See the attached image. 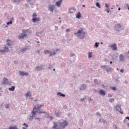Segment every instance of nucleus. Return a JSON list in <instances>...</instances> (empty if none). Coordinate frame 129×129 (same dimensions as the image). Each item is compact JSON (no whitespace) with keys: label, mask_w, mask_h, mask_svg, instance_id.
Masks as SVG:
<instances>
[{"label":"nucleus","mask_w":129,"mask_h":129,"mask_svg":"<svg viewBox=\"0 0 129 129\" xmlns=\"http://www.w3.org/2000/svg\"><path fill=\"white\" fill-rule=\"evenodd\" d=\"M26 50H27V48H24V49L21 50V52L22 53H24V52H25V51H26Z\"/></svg>","instance_id":"nucleus-29"},{"label":"nucleus","mask_w":129,"mask_h":129,"mask_svg":"<svg viewBox=\"0 0 129 129\" xmlns=\"http://www.w3.org/2000/svg\"><path fill=\"white\" fill-rule=\"evenodd\" d=\"M9 90H10V91H14L15 90V87L14 86H12L11 88L9 89Z\"/></svg>","instance_id":"nucleus-18"},{"label":"nucleus","mask_w":129,"mask_h":129,"mask_svg":"<svg viewBox=\"0 0 129 129\" xmlns=\"http://www.w3.org/2000/svg\"><path fill=\"white\" fill-rule=\"evenodd\" d=\"M76 18H77V19H80V18H81V14H80V12H78L77 13Z\"/></svg>","instance_id":"nucleus-16"},{"label":"nucleus","mask_w":129,"mask_h":129,"mask_svg":"<svg viewBox=\"0 0 129 129\" xmlns=\"http://www.w3.org/2000/svg\"><path fill=\"white\" fill-rule=\"evenodd\" d=\"M88 56H89V58H91V57H92V53L89 52L88 54Z\"/></svg>","instance_id":"nucleus-25"},{"label":"nucleus","mask_w":129,"mask_h":129,"mask_svg":"<svg viewBox=\"0 0 129 129\" xmlns=\"http://www.w3.org/2000/svg\"><path fill=\"white\" fill-rule=\"evenodd\" d=\"M26 97H28V96H29V97H31V93L30 92V91H28V92H27V93L26 94Z\"/></svg>","instance_id":"nucleus-19"},{"label":"nucleus","mask_w":129,"mask_h":129,"mask_svg":"<svg viewBox=\"0 0 129 129\" xmlns=\"http://www.w3.org/2000/svg\"><path fill=\"white\" fill-rule=\"evenodd\" d=\"M118 11H120V8H119L118 9Z\"/></svg>","instance_id":"nucleus-54"},{"label":"nucleus","mask_w":129,"mask_h":129,"mask_svg":"<svg viewBox=\"0 0 129 129\" xmlns=\"http://www.w3.org/2000/svg\"><path fill=\"white\" fill-rule=\"evenodd\" d=\"M85 99H81V101L82 102Z\"/></svg>","instance_id":"nucleus-46"},{"label":"nucleus","mask_w":129,"mask_h":129,"mask_svg":"<svg viewBox=\"0 0 129 129\" xmlns=\"http://www.w3.org/2000/svg\"><path fill=\"white\" fill-rule=\"evenodd\" d=\"M36 119H38L39 121H40V118H36Z\"/></svg>","instance_id":"nucleus-53"},{"label":"nucleus","mask_w":129,"mask_h":129,"mask_svg":"<svg viewBox=\"0 0 129 129\" xmlns=\"http://www.w3.org/2000/svg\"><path fill=\"white\" fill-rule=\"evenodd\" d=\"M59 20H60V19H61V18H59Z\"/></svg>","instance_id":"nucleus-64"},{"label":"nucleus","mask_w":129,"mask_h":129,"mask_svg":"<svg viewBox=\"0 0 129 129\" xmlns=\"http://www.w3.org/2000/svg\"><path fill=\"white\" fill-rule=\"evenodd\" d=\"M57 95H59V96H62V97H65V95L61 93L60 92L57 93Z\"/></svg>","instance_id":"nucleus-20"},{"label":"nucleus","mask_w":129,"mask_h":129,"mask_svg":"<svg viewBox=\"0 0 129 129\" xmlns=\"http://www.w3.org/2000/svg\"><path fill=\"white\" fill-rule=\"evenodd\" d=\"M23 125H24L25 127H26V128H28V127H29V125L25 123L23 124Z\"/></svg>","instance_id":"nucleus-27"},{"label":"nucleus","mask_w":129,"mask_h":129,"mask_svg":"<svg viewBox=\"0 0 129 129\" xmlns=\"http://www.w3.org/2000/svg\"><path fill=\"white\" fill-rule=\"evenodd\" d=\"M110 47L114 50L115 51L117 50V46H116V44H114L112 45H110Z\"/></svg>","instance_id":"nucleus-7"},{"label":"nucleus","mask_w":129,"mask_h":129,"mask_svg":"<svg viewBox=\"0 0 129 129\" xmlns=\"http://www.w3.org/2000/svg\"><path fill=\"white\" fill-rule=\"evenodd\" d=\"M9 107V105H8L7 106H6V108H8Z\"/></svg>","instance_id":"nucleus-58"},{"label":"nucleus","mask_w":129,"mask_h":129,"mask_svg":"<svg viewBox=\"0 0 129 129\" xmlns=\"http://www.w3.org/2000/svg\"><path fill=\"white\" fill-rule=\"evenodd\" d=\"M53 71H55V69H53Z\"/></svg>","instance_id":"nucleus-61"},{"label":"nucleus","mask_w":129,"mask_h":129,"mask_svg":"<svg viewBox=\"0 0 129 129\" xmlns=\"http://www.w3.org/2000/svg\"><path fill=\"white\" fill-rule=\"evenodd\" d=\"M25 37H27V34H23L22 33L20 36H18V39L19 40H22V39H25Z\"/></svg>","instance_id":"nucleus-6"},{"label":"nucleus","mask_w":129,"mask_h":129,"mask_svg":"<svg viewBox=\"0 0 129 129\" xmlns=\"http://www.w3.org/2000/svg\"><path fill=\"white\" fill-rule=\"evenodd\" d=\"M80 89V90H85V89H86V85H82Z\"/></svg>","instance_id":"nucleus-11"},{"label":"nucleus","mask_w":129,"mask_h":129,"mask_svg":"<svg viewBox=\"0 0 129 129\" xmlns=\"http://www.w3.org/2000/svg\"><path fill=\"white\" fill-rule=\"evenodd\" d=\"M105 66H102L101 67V68H105Z\"/></svg>","instance_id":"nucleus-42"},{"label":"nucleus","mask_w":129,"mask_h":129,"mask_svg":"<svg viewBox=\"0 0 129 129\" xmlns=\"http://www.w3.org/2000/svg\"><path fill=\"white\" fill-rule=\"evenodd\" d=\"M36 70L38 71V70H42V67H36Z\"/></svg>","instance_id":"nucleus-24"},{"label":"nucleus","mask_w":129,"mask_h":129,"mask_svg":"<svg viewBox=\"0 0 129 129\" xmlns=\"http://www.w3.org/2000/svg\"><path fill=\"white\" fill-rule=\"evenodd\" d=\"M41 106H44V105H38L37 104V105L34 106V108L33 109V110L32 111V114H33V115H36V112H37L39 114L46 113V112L42 111H41V109H40V108H41Z\"/></svg>","instance_id":"nucleus-2"},{"label":"nucleus","mask_w":129,"mask_h":129,"mask_svg":"<svg viewBox=\"0 0 129 129\" xmlns=\"http://www.w3.org/2000/svg\"><path fill=\"white\" fill-rule=\"evenodd\" d=\"M106 12L109 13V10H108V9H106Z\"/></svg>","instance_id":"nucleus-44"},{"label":"nucleus","mask_w":129,"mask_h":129,"mask_svg":"<svg viewBox=\"0 0 129 129\" xmlns=\"http://www.w3.org/2000/svg\"><path fill=\"white\" fill-rule=\"evenodd\" d=\"M50 56H53V55H55L56 54V51H49Z\"/></svg>","instance_id":"nucleus-17"},{"label":"nucleus","mask_w":129,"mask_h":129,"mask_svg":"<svg viewBox=\"0 0 129 129\" xmlns=\"http://www.w3.org/2000/svg\"><path fill=\"white\" fill-rule=\"evenodd\" d=\"M62 2H63V0H58L57 2H56L55 5L57 6V7L58 8L61 7Z\"/></svg>","instance_id":"nucleus-5"},{"label":"nucleus","mask_w":129,"mask_h":129,"mask_svg":"<svg viewBox=\"0 0 129 129\" xmlns=\"http://www.w3.org/2000/svg\"><path fill=\"white\" fill-rule=\"evenodd\" d=\"M36 53H40V50H37L36 51Z\"/></svg>","instance_id":"nucleus-47"},{"label":"nucleus","mask_w":129,"mask_h":129,"mask_svg":"<svg viewBox=\"0 0 129 129\" xmlns=\"http://www.w3.org/2000/svg\"><path fill=\"white\" fill-rule=\"evenodd\" d=\"M111 89L113 90V91L116 90V88L115 87H112Z\"/></svg>","instance_id":"nucleus-33"},{"label":"nucleus","mask_w":129,"mask_h":129,"mask_svg":"<svg viewBox=\"0 0 129 129\" xmlns=\"http://www.w3.org/2000/svg\"><path fill=\"white\" fill-rule=\"evenodd\" d=\"M58 124L59 127H58V124H57V123L54 122L52 128L54 129L65 128V127L68 125V122L66 120H61L58 122Z\"/></svg>","instance_id":"nucleus-1"},{"label":"nucleus","mask_w":129,"mask_h":129,"mask_svg":"<svg viewBox=\"0 0 129 129\" xmlns=\"http://www.w3.org/2000/svg\"><path fill=\"white\" fill-rule=\"evenodd\" d=\"M97 115H99L100 114L99 113H97Z\"/></svg>","instance_id":"nucleus-59"},{"label":"nucleus","mask_w":129,"mask_h":129,"mask_svg":"<svg viewBox=\"0 0 129 129\" xmlns=\"http://www.w3.org/2000/svg\"><path fill=\"white\" fill-rule=\"evenodd\" d=\"M22 129H27V128H26V127H23Z\"/></svg>","instance_id":"nucleus-49"},{"label":"nucleus","mask_w":129,"mask_h":129,"mask_svg":"<svg viewBox=\"0 0 129 129\" xmlns=\"http://www.w3.org/2000/svg\"><path fill=\"white\" fill-rule=\"evenodd\" d=\"M99 93L101 94V95H105V92H104L103 90H100L99 91Z\"/></svg>","instance_id":"nucleus-12"},{"label":"nucleus","mask_w":129,"mask_h":129,"mask_svg":"<svg viewBox=\"0 0 129 129\" xmlns=\"http://www.w3.org/2000/svg\"><path fill=\"white\" fill-rule=\"evenodd\" d=\"M119 61H123V60H124V56H123V55H122V54H120L119 56Z\"/></svg>","instance_id":"nucleus-10"},{"label":"nucleus","mask_w":129,"mask_h":129,"mask_svg":"<svg viewBox=\"0 0 129 129\" xmlns=\"http://www.w3.org/2000/svg\"><path fill=\"white\" fill-rule=\"evenodd\" d=\"M54 6H50L49 7V10L50 11V12H53V11H54Z\"/></svg>","instance_id":"nucleus-14"},{"label":"nucleus","mask_w":129,"mask_h":129,"mask_svg":"<svg viewBox=\"0 0 129 129\" xmlns=\"http://www.w3.org/2000/svg\"><path fill=\"white\" fill-rule=\"evenodd\" d=\"M74 35H78V37H80L82 35L83 38H81V39H83L85 37V32H83V29L81 28L77 32L75 33Z\"/></svg>","instance_id":"nucleus-3"},{"label":"nucleus","mask_w":129,"mask_h":129,"mask_svg":"<svg viewBox=\"0 0 129 129\" xmlns=\"http://www.w3.org/2000/svg\"><path fill=\"white\" fill-rule=\"evenodd\" d=\"M71 11V9H70L69 13H70V14H72V13H73V12H72Z\"/></svg>","instance_id":"nucleus-45"},{"label":"nucleus","mask_w":129,"mask_h":129,"mask_svg":"<svg viewBox=\"0 0 129 129\" xmlns=\"http://www.w3.org/2000/svg\"><path fill=\"white\" fill-rule=\"evenodd\" d=\"M126 119H128V120H129V117H126Z\"/></svg>","instance_id":"nucleus-48"},{"label":"nucleus","mask_w":129,"mask_h":129,"mask_svg":"<svg viewBox=\"0 0 129 129\" xmlns=\"http://www.w3.org/2000/svg\"><path fill=\"white\" fill-rule=\"evenodd\" d=\"M95 47H98V44H97V43H95Z\"/></svg>","instance_id":"nucleus-40"},{"label":"nucleus","mask_w":129,"mask_h":129,"mask_svg":"<svg viewBox=\"0 0 129 129\" xmlns=\"http://www.w3.org/2000/svg\"><path fill=\"white\" fill-rule=\"evenodd\" d=\"M117 70H118V68H117Z\"/></svg>","instance_id":"nucleus-62"},{"label":"nucleus","mask_w":129,"mask_h":129,"mask_svg":"<svg viewBox=\"0 0 129 129\" xmlns=\"http://www.w3.org/2000/svg\"><path fill=\"white\" fill-rule=\"evenodd\" d=\"M124 70H123V69H121L120 70V72H121V73H123Z\"/></svg>","instance_id":"nucleus-38"},{"label":"nucleus","mask_w":129,"mask_h":129,"mask_svg":"<svg viewBox=\"0 0 129 129\" xmlns=\"http://www.w3.org/2000/svg\"><path fill=\"white\" fill-rule=\"evenodd\" d=\"M109 101H110V102H112L113 101H114V99H110L109 100Z\"/></svg>","instance_id":"nucleus-31"},{"label":"nucleus","mask_w":129,"mask_h":129,"mask_svg":"<svg viewBox=\"0 0 129 129\" xmlns=\"http://www.w3.org/2000/svg\"><path fill=\"white\" fill-rule=\"evenodd\" d=\"M9 129H18V127L16 126H10L9 127Z\"/></svg>","instance_id":"nucleus-21"},{"label":"nucleus","mask_w":129,"mask_h":129,"mask_svg":"<svg viewBox=\"0 0 129 129\" xmlns=\"http://www.w3.org/2000/svg\"><path fill=\"white\" fill-rule=\"evenodd\" d=\"M110 64H112V61H110Z\"/></svg>","instance_id":"nucleus-55"},{"label":"nucleus","mask_w":129,"mask_h":129,"mask_svg":"<svg viewBox=\"0 0 129 129\" xmlns=\"http://www.w3.org/2000/svg\"><path fill=\"white\" fill-rule=\"evenodd\" d=\"M7 42H8V44H7L8 46H11V43L9 42H10V40H8Z\"/></svg>","instance_id":"nucleus-30"},{"label":"nucleus","mask_w":129,"mask_h":129,"mask_svg":"<svg viewBox=\"0 0 129 129\" xmlns=\"http://www.w3.org/2000/svg\"><path fill=\"white\" fill-rule=\"evenodd\" d=\"M66 32H70V29H66Z\"/></svg>","instance_id":"nucleus-41"},{"label":"nucleus","mask_w":129,"mask_h":129,"mask_svg":"<svg viewBox=\"0 0 129 129\" xmlns=\"http://www.w3.org/2000/svg\"><path fill=\"white\" fill-rule=\"evenodd\" d=\"M15 3H18L19 2V0H14Z\"/></svg>","instance_id":"nucleus-43"},{"label":"nucleus","mask_w":129,"mask_h":129,"mask_svg":"<svg viewBox=\"0 0 129 129\" xmlns=\"http://www.w3.org/2000/svg\"><path fill=\"white\" fill-rule=\"evenodd\" d=\"M59 49H56V52H58V51H59Z\"/></svg>","instance_id":"nucleus-50"},{"label":"nucleus","mask_w":129,"mask_h":129,"mask_svg":"<svg viewBox=\"0 0 129 129\" xmlns=\"http://www.w3.org/2000/svg\"><path fill=\"white\" fill-rule=\"evenodd\" d=\"M96 7L99 8V9H100V8H101L100 7V5L99 4V3L98 2L96 3Z\"/></svg>","instance_id":"nucleus-23"},{"label":"nucleus","mask_w":129,"mask_h":129,"mask_svg":"<svg viewBox=\"0 0 129 129\" xmlns=\"http://www.w3.org/2000/svg\"><path fill=\"white\" fill-rule=\"evenodd\" d=\"M106 71H107V72H109V71H110V68L107 69Z\"/></svg>","instance_id":"nucleus-37"},{"label":"nucleus","mask_w":129,"mask_h":129,"mask_svg":"<svg viewBox=\"0 0 129 129\" xmlns=\"http://www.w3.org/2000/svg\"><path fill=\"white\" fill-rule=\"evenodd\" d=\"M116 28H117V29H120L121 28V26L120 24H118L116 25Z\"/></svg>","instance_id":"nucleus-22"},{"label":"nucleus","mask_w":129,"mask_h":129,"mask_svg":"<svg viewBox=\"0 0 129 129\" xmlns=\"http://www.w3.org/2000/svg\"><path fill=\"white\" fill-rule=\"evenodd\" d=\"M94 82L96 83V84H98V83H97V80H95Z\"/></svg>","instance_id":"nucleus-34"},{"label":"nucleus","mask_w":129,"mask_h":129,"mask_svg":"<svg viewBox=\"0 0 129 129\" xmlns=\"http://www.w3.org/2000/svg\"><path fill=\"white\" fill-rule=\"evenodd\" d=\"M83 7L84 8H85V5H83Z\"/></svg>","instance_id":"nucleus-57"},{"label":"nucleus","mask_w":129,"mask_h":129,"mask_svg":"<svg viewBox=\"0 0 129 129\" xmlns=\"http://www.w3.org/2000/svg\"><path fill=\"white\" fill-rule=\"evenodd\" d=\"M32 17H33V18H35V17H37V14H33L32 15Z\"/></svg>","instance_id":"nucleus-32"},{"label":"nucleus","mask_w":129,"mask_h":129,"mask_svg":"<svg viewBox=\"0 0 129 129\" xmlns=\"http://www.w3.org/2000/svg\"><path fill=\"white\" fill-rule=\"evenodd\" d=\"M128 54H129V51H128Z\"/></svg>","instance_id":"nucleus-63"},{"label":"nucleus","mask_w":129,"mask_h":129,"mask_svg":"<svg viewBox=\"0 0 129 129\" xmlns=\"http://www.w3.org/2000/svg\"><path fill=\"white\" fill-rule=\"evenodd\" d=\"M55 114L56 116H59V112H55Z\"/></svg>","instance_id":"nucleus-36"},{"label":"nucleus","mask_w":129,"mask_h":129,"mask_svg":"<svg viewBox=\"0 0 129 129\" xmlns=\"http://www.w3.org/2000/svg\"><path fill=\"white\" fill-rule=\"evenodd\" d=\"M50 51L49 50H44V54L49 53Z\"/></svg>","instance_id":"nucleus-26"},{"label":"nucleus","mask_w":129,"mask_h":129,"mask_svg":"<svg viewBox=\"0 0 129 129\" xmlns=\"http://www.w3.org/2000/svg\"><path fill=\"white\" fill-rule=\"evenodd\" d=\"M50 118L51 119V120H52V119H53V117H50Z\"/></svg>","instance_id":"nucleus-52"},{"label":"nucleus","mask_w":129,"mask_h":129,"mask_svg":"<svg viewBox=\"0 0 129 129\" xmlns=\"http://www.w3.org/2000/svg\"><path fill=\"white\" fill-rule=\"evenodd\" d=\"M115 108L117 111H119L121 114H123V112L121 111V107H120V106L117 105L115 106Z\"/></svg>","instance_id":"nucleus-4"},{"label":"nucleus","mask_w":129,"mask_h":129,"mask_svg":"<svg viewBox=\"0 0 129 129\" xmlns=\"http://www.w3.org/2000/svg\"><path fill=\"white\" fill-rule=\"evenodd\" d=\"M32 22L34 23H36V22H40V18H34L32 19Z\"/></svg>","instance_id":"nucleus-8"},{"label":"nucleus","mask_w":129,"mask_h":129,"mask_svg":"<svg viewBox=\"0 0 129 129\" xmlns=\"http://www.w3.org/2000/svg\"><path fill=\"white\" fill-rule=\"evenodd\" d=\"M126 7L127 8V10H128V11H129V6H128V5L126 4Z\"/></svg>","instance_id":"nucleus-39"},{"label":"nucleus","mask_w":129,"mask_h":129,"mask_svg":"<svg viewBox=\"0 0 129 129\" xmlns=\"http://www.w3.org/2000/svg\"><path fill=\"white\" fill-rule=\"evenodd\" d=\"M20 75H22L23 76H25V75L27 76L28 75L27 73H25L24 72H20Z\"/></svg>","instance_id":"nucleus-15"},{"label":"nucleus","mask_w":129,"mask_h":129,"mask_svg":"<svg viewBox=\"0 0 129 129\" xmlns=\"http://www.w3.org/2000/svg\"><path fill=\"white\" fill-rule=\"evenodd\" d=\"M15 64H18V61H15Z\"/></svg>","instance_id":"nucleus-51"},{"label":"nucleus","mask_w":129,"mask_h":129,"mask_svg":"<svg viewBox=\"0 0 129 129\" xmlns=\"http://www.w3.org/2000/svg\"><path fill=\"white\" fill-rule=\"evenodd\" d=\"M9 51V48L7 47H5L4 50H1L0 52H2V53H5V52H8Z\"/></svg>","instance_id":"nucleus-9"},{"label":"nucleus","mask_w":129,"mask_h":129,"mask_svg":"<svg viewBox=\"0 0 129 129\" xmlns=\"http://www.w3.org/2000/svg\"><path fill=\"white\" fill-rule=\"evenodd\" d=\"M127 126L129 127V123H128L127 124Z\"/></svg>","instance_id":"nucleus-56"},{"label":"nucleus","mask_w":129,"mask_h":129,"mask_svg":"<svg viewBox=\"0 0 129 129\" xmlns=\"http://www.w3.org/2000/svg\"><path fill=\"white\" fill-rule=\"evenodd\" d=\"M13 24V22H12L11 20H10L9 22H8L7 23V25H10V24Z\"/></svg>","instance_id":"nucleus-28"},{"label":"nucleus","mask_w":129,"mask_h":129,"mask_svg":"<svg viewBox=\"0 0 129 129\" xmlns=\"http://www.w3.org/2000/svg\"><path fill=\"white\" fill-rule=\"evenodd\" d=\"M105 8H107L108 10V5H107V4H105Z\"/></svg>","instance_id":"nucleus-35"},{"label":"nucleus","mask_w":129,"mask_h":129,"mask_svg":"<svg viewBox=\"0 0 129 129\" xmlns=\"http://www.w3.org/2000/svg\"><path fill=\"white\" fill-rule=\"evenodd\" d=\"M32 118H33V117H34V116H32Z\"/></svg>","instance_id":"nucleus-60"},{"label":"nucleus","mask_w":129,"mask_h":129,"mask_svg":"<svg viewBox=\"0 0 129 129\" xmlns=\"http://www.w3.org/2000/svg\"><path fill=\"white\" fill-rule=\"evenodd\" d=\"M6 83H8V79L4 78L2 84H6Z\"/></svg>","instance_id":"nucleus-13"}]
</instances>
